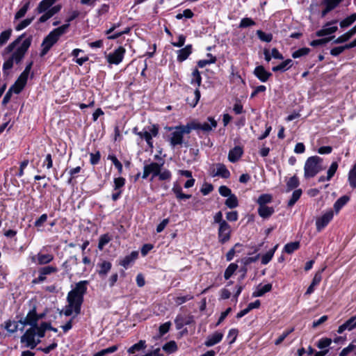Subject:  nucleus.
I'll list each match as a JSON object with an SVG mask.
<instances>
[{
	"mask_svg": "<svg viewBox=\"0 0 356 356\" xmlns=\"http://www.w3.org/2000/svg\"><path fill=\"white\" fill-rule=\"evenodd\" d=\"M89 282L83 280L77 282L75 287L67 294V305L63 310V314L66 316H71L73 313L78 315L81 312V305L83 302V296L87 291V286Z\"/></svg>",
	"mask_w": 356,
	"mask_h": 356,
	"instance_id": "obj_1",
	"label": "nucleus"
},
{
	"mask_svg": "<svg viewBox=\"0 0 356 356\" xmlns=\"http://www.w3.org/2000/svg\"><path fill=\"white\" fill-rule=\"evenodd\" d=\"M31 36L25 38L13 53L11 56L5 60L3 65V72L4 74L7 73V71L13 67L14 63L18 64L21 62L26 52L31 46Z\"/></svg>",
	"mask_w": 356,
	"mask_h": 356,
	"instance_id": "obj_2",
	"label": "nucleus"
},
{
	"mask_svg": "<svg viewBox=\"0 0 356 356\" xmlns=\"http://www.w3.org/2000/svg\"><path fill=\"white\" fill-rule=\"evenodd\" d=\"M69 28L68 24H65L51 31L43 40L40 56H44L55 44L60 37L63 35Z\"/></svg>",
	"mask_w": 356,
	"mask_h": 356,
	"instance_id": "obj_3",
	"label": "nucleus"
},
{
	"mask_svg": "<svg viewBox=\"0 0 356 356\" xmlns=\"http://www.w3.org/2000/svg\"><path fill=\"white\" fill-rule=\"evenodd\" d=\"M56 1L57 0H42L39 3L36 10L38 13H43L38 19L40 23L47 22L60 10V5L52 6Z\"/></svg>",
	"mask_w": 356,
	"mask_h": 356,
	"instance_id": "obj_4",
	"label": "nucleus"
},
{
	"mask_svg": "<svg viewBox=\"0 0 356 356\" xmlns=\"http://www.w3.org/2000/svg\"><path fill=\"white\" fill-rule=\"evenodd\" d=\"M323 159L318 156L309 157L304 167V176L306 179L314 177L320 172L323 168L322 167Z\"/></svg>",
	"mask_w": 356,
	"mask_h": 356,
	"instance_id": "obj_5",
	"label": "nucleus"
},
{
	"mask_svg": "<svg viewBox=\"0 0 356 356\" xmlns=\"http://www.w3.org/2000/svg\"><path fill=\"white\" fill-rule=\"evenodd\" d=\"M36 332L35 328L29 327L26 330L24 334L20 338V342L24 344V347L30 348L31 349L35 348L38 343H40V339H35Z\"/></svg>",
	"mask_w": 356,
	"mask_h": 356,
	"instance_id": "obj_6",
	"label": "nucleus"
},
{
	"mask_svg": "<svg viewBox=\"0 0 356 356\" xmlns=\"http://www.w3.org/2000/svg\"><path fill=\"white\" fill-rule=\"evenodd\" d=\"M19 323L22 325V327L19 330H24L25 326H30V327L35 328V326L38 325L36 307H33L26 314L24 318H21Z\"/></svg>",
	"mask_w": 356,
	"mask_h": 356,
	"instance_id": "obj_7",
	"label": "nucleus"
},
{
	"mask_svg": "<svg viewBox=\"0 0 356 356\" xmlns=\"http://www.w3.org/2000/svg\"><path fill=\"white\" fill-rule=\"evenodd\" d=\"M125 52V49L120 46L106 56V60L109 64L119 65L122 61Z\"/></svg>",
	"mask_w": 356,
	"mask_h": 356,
	"instance_id": "obj_8",
	"label": "nucleus"
},
{
	"mask_svg": "<svg viewBox=\"0 0 356 356\" xmlns=\"http://www.w3.org/2000/svg\"><path fill=\"white\" fill-rule=\"evenodd\" d=\"M162 166L163 163L159 164L156 162L145 164L142 178L147 179L149 175H152V179H153L159 174V170H161Z\"/></svg>",
	"mask_w": 356,
	"mask_h": 356,
	"instance_id": "obj_9",
	"label": "nucleus"
},
{
	"mask_svg": "<svg viewBox=\"0 0 356 356\" xmlns=\"http://www.w3.org/2000/svg\"><path fill=\"white\" fill-rule=\"evenodd\" d=\"M334 211L330 209L316 220V227L318 232L322 231L333 219Z\"/></svg>",
	"mask_w": 356,
	"mask_h": 356,
	"instance_id": "obj_10",
	"label": "nucleus"
},
{
	"mask_svg": "<svg viewBox=\"0 0 356 356\" xmlns=\"http://www.w3.org/2000/svg\"><path fill=\"white\" fill-rule=\"evenodd\" d=\"M231 234L232 228L231 226L227 222L219 225L218 229V242L222 244L228 242L231 238Z\"/></svg>",
	"mask_w": 356,
	"mask_h": 356,
	"instance_id": "obj_11",
	"label": "nucleus"
},
{
	"mask_svg": "<svg viewBox=\"0 0 356 356\" xmlns=\"http://www.w3.org/2000/svg\"><path fill=\"white\" fill-rule=\"evenodd\" d=\"M337 22L336 20H333L326 23L321 29L316 31V36L323 37L335 33L338 30V26L336 25Z\"/></svg>",
	"mask_w": 356,
	"mask_h": 356,
	"instance_id": "obj_12",
	"label": "nucleus"
},
{
	"mask_svg": "<svg viewBox=\"0 0 356 356\" xmlns=\"http://www.w3.org/2000/svg\"><path fill=\"white\" fill-rule=\"evenodd\" d=\"M169 129L174 130L171 133L170 139H169L171 146L175 147L177 145H181L183 143L184 135L182 134L181 131H179L177 127H175L174 128L170 127Z\"/></svg>",
	"mask_w": 356,
	"mask_h": 356,
	"instance_id": "obj_13",
	"label": "nucleus"
},
{
	"mask_svg": "<svg viewBox=\"0 0 356 356\" xmlns=\"http://www.w3.org/2000/svg\"><path fill=\"white\" fill-rule=\"evenodd\" d=\"M159 134V128L156 125H152L151 128H149V131H145L143 133V137L146 142L147 145L150 149L153 148V140L152 138L156 137Z\"/></svg>",
	"mask_w": 356,
	"mask_h": 356,
	"instance_id": "obj_14",
	"label": "nucleus"
},
{
	"mask_svg": "<svg viewBox=\"0 0 356 356\" xmlns=\"http://www.w3.org/2000/svg\"><path fill=\"white\" fill-rule=\"evenodd\" d=\"M217 127V122L211 117L208 118L207 122L203 123L196 122L197 130L209 132Z\"/></svg>",
	"mask_w": 356,
	"mask_h": 356,
	"instance_id": "obj_15",
	"label": "nucleus"
},
{
	"mask_svg": "<svg viewBox=\"0 0 356 356\" xmlns=\"http://www.w3.org/2000/svg\"><path fill=\"white\" fill-rule=\"evenodd\" d=\"M54 258V255L51 254L39 252L32 258V260L39 265H45L51 262Z\"/></svg>",
	"mask_w": 356,
	"mask_h": 356,
	"instance_id": "obj_16",
	"label": "nucleus"
},
{
	"mask_svg": "<svg viewBox=\"0 0 356 356\" xmlns=\"http://www.w3.org/2000/svg\"><path fill=\"white\" fill-rule=\"evenodd\" d=\"M355 327L356 316H353L338 327L337 332L339 334H341L346 330L351 331Z\"/></svg>",
	"mask_w": 356,
	"mask_h": 356,
	"instance_id": "obj_17",
	"label": "nucleus"
},
{
	"mask_svg": "<svg viewBox=\"0 0 356 356\" xmlns=\"http://www.w3.org/2000/svg\"><path fill=\"white\" fill-rule=\"evenodd\" d=\"M254 74L261 81L266 82L272 76V74L266 71L264 66L259 65L255 67Z\"/></svg>",
	"mask_w": 356,
	"mask_h": 356,
	"instance_id": "obj_18",
	"label": "nucleus"
},
{
	"mask_svg": "<svg viewBox=\"0 0 356 356\" xmlns=\"http://www.w3.org/2000/svg\"><path fill=\"white\" fill-rule=\"evenodd\" d=\"M223 334L222 332H216L207 337L204 341V345L207 347L213 346L222 341Z\"/></svg>",
	"mask_w": 356,
	"mask_h": 356,
	"instance_id": "obj_19",
	"label": "nucleus"
},
{
	"mask_svg": "<svg viewBox=\"0 0 356 356\" xmlns=\"http://www.w3.org/2000/svg\"><path fill=\"white\" fill-rule=\"evenodd\" d=\"M243 154V150L241 147L236 146L230 149L228 154V159L232 163L238 161Z\"/></svg>",
	"mask_w": 356,
	"mask_h": 356,
	"instance_id": "obj_20",
	"label": "nucleus"
},
{
	"mask_svg": "<svg viewBox=\"0 0 356 356\" xmlns=\"http://www.w3.org/2000/svg\"><path fill=\"white\" fill-rule=\"evenodd\" d=\"M192 54V45L188 44L184 48L177 51V61L181 63L186 60Z\"/></svg>",
	"mask_w": 356,
	"mask_h": 356,
	"instance_id": "obj_21",
	"label": "nucleus"
},
{
	"mask_svg": "<svg viewBox=\"0 0 356 356\" xmlns=\"http://www.w3.org/2000/svg\"><path fill=\"white\" fill-rule=\"evenodd\" d=\"M343 0H324L323 3L325 6L322 11V16H325L329 12L335 8Z\"/></svg>",
	"mask_w": 356,
	"mask_h": 356,
	"instance_id": "obj_22",
	"label": "nucleus"
},
{
	"mask_svg": "<svg viewBox=\"0 0 356 356\" xmlns=\"http://www.w3.org/2000/svg\"><path fill=\"white\" fill-rule=\"evenodd\" d=\"M112 264L111 262L107 261H103L97 264L99 270H97L98 274L101 277H105L111 268Z\"/></svg>",
	"mask_w": 356,
	"mask_h": 356,
	"instance_id": "obj_23",
	"label": "nucleus"
},
{
	"mask_svg": "<svg viewBox=\"0 0 356 356\" xmlns=\"http://www.w3.org/2000/svg\"><path fill=\"white\" fill-rule=\"evenodd\" d=\"M138 256V252L137 251H133L130 254L127 255L120 261V265L122 266L124 268H127L131 263L134 261Z\"/></svg>",
	"mask_w": 356,
	"mask_h": 356,
	"instance_id": "obj_24",
	"label": "nucleus"
},
{
	"mask_svg": "<svg viewBox=\"0 0 356 356\" xmlns=\"http://www.w3.org/2000/svg\"><path fill=\"white\" fill-rule=\"evenodd\" d=\"M213 176H218L227 179L229 177L230 172L224 164L217 163L216 172L213 175Z\"/></svg>",
	"mask_w": 356,
	"mask_h": 356,
	"instance_id": "obj_25",
	"label": "nucleus"
},
{
	"mask_svg": "<svg viewBox=\"0 0 356 356\" xmlns=\"http://www.w3.org/2000/svg\"><path fill=\"white\" fill-rule=\"evenodd\" d=\"M275 212V209L272 207L259 206L258 207V213L263 218H268L272 216Z\"/></svg>",
	"mask_w": 356,
	"mask_h": 356,
	"instance_id": "obj_26",
	"label": "nucleus"
},
{
	"mask_svg": "<svg viewBox=\"0 0 356 356\" xmlns=\"http://www.w3.org/2000/svg\"><path fill=\"white\" fill-rule=\"evenodd\" d=\"M172 191L178 200H186L191 197V195L182 193V188L177 182L174 183Z\"/></svg>",
	"mask_w": 356,
	"mask_h": 356,
	"instance_id": "obj_27",
	"label": "nucleus"
},
{
	"mask_svg": "<svg viewBox=\"0 0 356 356\" xmlns=\"http://www.w3.org/2000/svg\"><path fill=\"white\" fill-rule=\"evenodd\" d=\"M272 289V284H267L265 285H259L257 289L253 292L254 297H261L266 293L270 291Z\"/></svg>",
	"mask_w": 356,
	"mask_h": 356,
	"instance_id": "obj_28",
	"label": "nucleus"
},
{
	"mask_svg": "<svg viewBox=\"0 0 356 356\" xmlns=\"http://www.w3.org/2000/svg\"><path fill=\"white\" fill-rule=\"evenodd\" d=\"M146 341L145 340H140L138 343L131 346L128 350L127 353L129 355L134 354L135 353L146 348Z\"/></svg>",
	"mask_w": 356,
	"mask_h": 356,
	"instance_id": "obj_29",
	"label": "nucleus"
},
{
	"mask_svg": "<svg viewBox=\"0 0 356 356\" xmlns=\"http://www.w3.org/2000/svg\"><path fill=\"white\" fill-rule=\"evenodd\" d=\"M291 63H292L291 59H287V60L283 61L282 63H281L280 65L273 67L272 68V70L275 72H278V71L285 72L286 70H287L288 69H289L291 67Z\"/></svg>",
	"mask_w": 356,
	"mask_h": 356,
	"instance_id": "obj_30",
	"label": "nucleus"
},
{
	"mask_svg": "<svg viewBox=\"0 0 356 356\" xmlns=\"http://www.w3.org/2000/svg\"><path fill=\"white\" fill-rule=\"evenodd\" d=\"M300 184L299 179L296 175L289 179L286 181V192H289L296 188Z\"/></svg>",
	"mask_w": 356,
	"mask_h": 356,
	"instance_id": "obj_31",
	"label": "nucleus"
},
{
	"mask_svg": "<svg viewBox=\"0 0 356 356\" xmlns=\"http://www.w3.org/2000/svg\"><path fill=\"white\" fill-rule=\"evenodd\" d=\"M356 21V13L348 16L340 22V26L342 29L347 28Z\"/></svg>",
	"mask_w": 356,
	"mask_h": 356,
	"instance_id": "obj_32",
	"label": "nucleus"
},
{
	"mask_svg": "<svg viewBox=\"0 0 356 356\" xmlns=\"http://www.w3.org/2000/svg\"><path fill=\"white\" fill-rule=\"evenodd\" d=\"M183 135L188 134L192 130H197L196 122L188 123L186 125H181L177 127Z\"/></svg>",
	"mask_w": 356,
	"mask_h": 356,
	"instance_id": "obj_33",
	"label": "nucleus"
},
{
	"mask_svg": "<svg viewBox=\"0 0 356 356\" xmlns=\"http://www.w3.org/2000/svg\"><path fill=\"white\" fill-rule=\"evenodd\" d=\"M349 197L346 195H343L339 197L334 204V209L336 213H338L340 209L346 204L348 202Z\"/></svg>",
	"mask_w": 356,
	"mask_h": 356,
	"instance_id": "obj_34",
	"label": "nucleus"
},
{
	"mask_svg": "<svg viewBox=\"0 0 356 356\" xmlns=\"http://www.w3.org/2000/svg\"><path fill=\"white\" fill-rule=\"evenodd\" d=\"M277 247H278V245H276L273 248L268 250L266 253H265L262 256L261 260L262 264L266 265L267 264H268L270 262V261L272 259Z\"/></svg>",
	"mask_w": 356,
	"mask_h": 356,
	"instance_id": "obj_35",
	"label": "nucleus"
},
{
	"mask_svg": "<svg viewBox=\"0 0 356 356\" xmlns=\"http://www.w3.org/2000/svg\"><path fill=\"white\" fill-rule=\"evenodd\" d=\"M19 321L8 320L5 322L4 328L10 333H15L18 330Z\"/></svg>",
	"mask_w": 356,
	"mask_h": 356,
	"instance_id": "obj_36",
	"label": "nucleus"
},
{
	"mask_svg": "<svg viewBox=\"0 0 356 356\" xmlns=\"http://www.w3.org/2000/svg\"><path fill=\"white\" fill-rule=\"evenodd\" d=\"M162 348L168 354H171L177 350V345L175 341H170L165 343Z\"/></svg>",
	"mask_w": 356,
	"mask_h": 356,
	"instance_id": "obj_37",
	"label": "nucleus"
},
{
	"mask_svg": "<svg viewBox=\"0 0 356 356\" xmlns=\"http://www.w3.org/2000/svg\"><path fill=\"white\" fill-rule=\"evenodd\" d=\"M300 248V242L295 241L286 243L284 247V251L287 254H292Z\"/></svg>",
	"mask_w": 356,
	"mask_h": 356,
	"instance_id": "obj_38",
	"label": "nucleus"
},
{
	"mask_svg": "<svg viewBox=\"0 0 356 356\" xmlns=\"http://www.w3.org/2000/svg\"><path fill=\"white\" fill-rule=\"evenodd\" d=\"M30 3H31L30 1L28 0L23 5V6L15 13V20L22 18L26 15V12L29 9Z\"/></svg>",
	"mask_w": 356,
	"mask_h": 356,
	"instance_id": "obj_39",
	"label": "nucleus"
},
{
	"mask_svg": "<svg viewBox=\"0 0 356 356\" xmlns=\"http://www.w3.org/2000/svg\"><path fill=\"white\" fill-rule=\"evenodd\" d=\"M225 204L228 208L234 209L238 207V201L236 196L234 194H232L231 195L227 197V199L225 200Z\"/></svg>",
	"mask_w": 356,
	"mask_h": 356,
	"instance_id": "obj_40",
	"label": "nucleus"
},
{
	"mask_svg": "<svg viewBox=\"0 0 356 356\" xmlns=\"http://www.w3.org/2000/svg\"><path fill=\"white\" fill-rule=\"evenodd\" d=\"M302 191L301 189H296L295 190L291 195V197L288 202V206L289 207H293L296 202L300 199V196L302 195Z\"/></svg>",
	"mask_w": 356,
	"mask_h": 356,
	"instance_id": "obj_41",
	"label": "nucleus"
},
{
	"mask_svg": "<svg viewBox=\"0 0 356 356\" xmlns=\"http://www.w3.org/2000/svg\"><path fill=\"white\" fill-rule=\"evenodd\" d=\"M26 84L25 82L17 79L15 83L10 87V90H13L15 94H19L24 89Z\"/></svg>",
	"mask_w": 356,
	"mask_h": 356,
	"instance_id": "obj_42",
	"label": "nucleus"
},
{
	"mask_svg": "<svg viewBox=\"0 0 356 356\" xmlns=\"http://www.w3.org/2000/svg\"><path fill=\"white\" fill-rule=\"evenodd\" d=\"M58 268L53 266H46L44 267L40 268L38 270V273H41L42 275H44L45 277L48 275H51L53 273H56L58 272Z\"/></svg>",
	"mask_w": 356,
	"mask_h": 356,
	"instance_id": "obj_43",
	"label": "nucleus"
},
{
	"mask_svg": "<svg viewBox=\"0 0 356 356\" xmlns=\"http://www.w3.org/2000/svg\"><path fill=\"white\" fill-rule=\"evenodd\" d=\"M32 66H33V62L31 61L27 64L24 70L22 72V74L18 77V79H19L26 83L29 75L30 72L32 68Z\"/></svg>",
	"mask_w": 356,
	"mask_h": 356,
	"instance_id": "obj_44",
	"label": "nucleus"
},
{
	"mask_svg": "<svg viewBox=\"0 0 356 356\" xmlns=\"http://www.w3.org/2000/svg\"><path fill=\"white\" fill-rule=\"evenodd\" d=\"M32 66H33V62L31 61L27 64L24 70L22 72V74L18 77V79H19L26 83L29 75L30 72L32 68Z\"/></svg>",
	"mask_w": 356,
	"mask_h": 356,
	"instance_id": "obj_45",
	"label": "nucleus"
},
{
	"mask_svg": "<svg viewBox=\"0 0 356 356\" xmlns=\"http://www.w3.org/2000/svg\"><path fill=\"white\" fill-rule=\"evenodd\" d=\"M348 181L353 188H356V163L348 173Z\"/></svg>",
	"mask_w": 356,
	"mask_h": 356,
	"instance_id": "obj_46",
	"label": "nucleus"
},
{
	"mask_svg": "<svg viewBox=\"0 0 356 356\" xmlns=\"http://www.w3.org/2000/svg\"><path fill=\"white\" fill-rule=\"evenodd\" d=\"M273 200L272 195L270 194H262L261 195L257 201V204L259 206H265L268 203L271 202Z\"/></svg>",
	"mask_w": 356,
	"mask_h": 356,
	"instance_id": "obj_47",
	"label": "nucleus"
},
{
	"mask_svg": "<svg viewBox=\"0 0 356 356\" xmlns=\"http://www.w3.org/2000/svg\"><path fill=\"white\" fill-rule=\"evenodd\" d=\"M202 83V76L197 69H195L192 72V79L191 81V84H196L200 86Z\"/></svg>",
	"mask_w": 356,
	"mask_h": 356,
	"instance_id": "obj_48",
	"label": "nucleus"
},
{
	"mask_svg": "<svg viewBox=\"0 0 356 356\" xmlns=\"http://www.w3.org/2000/svg\"><path fill=\"white\" fill-rule=\"evenodd\" d=\"M332 343V339L330 338H321L318 340V341L316 343V346L321 349L322 350H324L323 349L327 348L330 346Z\"/></svg>",
	"mask_w": 356,
	"mask_h": 356,
	"instance_id": "obj_49",
	"label": "nucleus"
},
{
	"mask_svg": "<svg viewBox=\"0 0 356 356\" xmlns=\"http://www.w3.org/2000/svg\"><path fill=\"white\" fill-rule=\"evenodd\" d=\"M238 268L237 264H230L228 267L226 268L225 273H224V277L225 280H228L231 277V276L234 273V272Z\"/></svg>",
	"mask_w": 356,
	"mask_h": 356,
	"instance_id": "obj_50",
	"label": "nucleus"
},
{
	"mask_svg": "<svg viewBox=\"0 0 356 356\" xmlns=\"http://www.w3.org/2000/svg\"><path fill=\"white\" fill-rule=\"evenodd\" d=\"M46 326V322H42L40 325H37L35 326L36 336H38L39 338L44 337L47 327Z\"/></svg>",
	"mask_w": 356,
	"mask_h": 356,
	"instance_id": "obj_51",
	"label": "nucleus"
},
{
	"mask_svg": "<svg viewBox=\"0 0 356 356\" xmlns=\"http://www.w3.org/2000/svg\"><path fill=\"white\" fill-rule=\"evenodd\" d=\"M12 34V30L8 29L1 33L0 34V46L5 44Z\"/></svg>",
	"mask_w": 356,
	"mask_h": 356,
	"instance_id": "obj_52",
	"label": "nucleus"
},
{
	"mask_svg": "<svg viewBox=\"0 0 356 356\" xmlns=\"http://www.w3.org/2000/svg\"><path fill=\"white\" fill-rule=\"evenodd\" d=\"M310 52V49L308 47H302L300 48L292 54V57L293 58H298L307 55Z\"/></svg>",
	"mask_w": 356,
	"mask_h": 356,
	"instance_id": "obj_53",
	"label": "nucleus"
},
{
	"mask_svg": "<svg viewBox=\"0 0 356 356\" xmlns=\"http://www.w3.org/2000/svg\"><path fill=\"white\" fill-rule=\"evenodd\" d=\"M24 36V34L19 36L15 41L11 42L4 50L5 53H10L12 52L14 49L17 47V45L19 44V43L21 42L22 38Z\"/></svg>",
	"mask_w": 356,
	"mask_h": 356,
	"instance_id": "obj_54",
	"label": "nucleus"
},
{
	"mask_svg": "<svg viewBox=\"0 0 356 356\" xmlns=\"http://www.w3.org/2000/svg\"><path fill=\"white\" fill-rule=\"evenodd\" d=\"M257 35L258 38L264 42H270L273 40V35L270 33H266L262 31H257Z\"/></svg>",
	"mask_w": 356,
	"mask_h": 356,
	"instance_id": "obj_55",
	"label": "nucleus"
},
{
	"mask_svg": "<svg viewBox=\"0 0 356 356\" xmlns=\"http://www.w3.org/2000/svg\"><path fill=\"white\" fill-rule=\"evenodd\" d=\"M125 184V179L123 177H117L114 179V185L113 190L114 191H122V188Z\"/></svg>",
	"mask_w": 356,
	"mask_h": 356,
	"instance_id": "obj_56",
	"label": "nucleus"
},
{
	"mask_svg": "<svg viewBox=\"0 0 356 356\" xmlns=\"http://www.w3.org/2000/svg\"><path fill=\"white\" fill-rule=\"evenodd\" d=\"M108 159L111 160L115 167L118 169L119 174L122 172V164L119 161L117 157L115 155H108Z\"/></svg>",
	"mask_w": 356,
	"mask_h": 356,
	"instance_id": "obj_57",
	"label": "nucleus"
},
{
	"mask_svg": "<svg viewBox=\"0 0 356 356\" xmlns=\"http://www.w3.org/2000/svg\"><path fill=\"white\" fill-rule=\"evenodd\" d=\"M193 298V296L191 294H187L186 296H179L175 298V302L177 305H180L188 300H191Z\"/></svg>",
	"mask_w": 356,
	"mask_h": 356,
	"instance_id": "obj_58",
	"label": "nucleus"
},
{
	"mask_svg": "<svg viewBox=\"0 0 356 356\" xmlns=\"http://www.w3.org/2000/svg\"><path fill=\"white\" fill-rule=\"evenodd\" d=\"M338 168V164L337 162L332 163L331 165L330 166L328 170H327V175L326 177L327 181H329L332 179V177L334 175L337 170Z\"/></svg>",
	"mask_w": 356,
	"mask_h": 356,
	"instance_id": "obj_59",
	"label": "nucleus"
},
{
	"mask_svg": "<svg viewBox=\"0 0 356 356\" xmlns=\"http://www.w3.org/2000/svg\"><path fill=\"white\" fill-rule=\"evenodd\" d=\"M34 19V17H32L31 18H27L24 20H22L19 24L16 26L15 29L16 31H21L26 27H27Z\"/></svg>",
	"mask_w": 356,
	"mask_h": 356,
	"instance_id": "obj_60",
	"label": "nucleus"
},
{
	"mask_svg": "<svg viewBox=\"0 0 356 356\" xmlns=\"http://www.w3.org/2000/svg\"><path fill=\"white\" fill-rule=\"evenodd\" d=\"M254 25H255L254 21H253L251 18L245 17L241 20L239 28L244 29Z\"/></svg>",
	"mask_w": 356,
	"mask_h": 356,
	"instance_id": "obj_61",
	"label": "nucleus"
},
{
	"mask_svg": "<svg viewBox=\"0 0 356 356\" xmlns=\"http://www.w3.org/2000/svg\"><path fill=\"white\" fill-rule=\"evenodd\" d=\"M47 215L44 213L41 215L34 222V226L40 231V228L43 226L44 223L47 220Z\"/></svg>",
	"mask_w": 356,
	"mask_h": 356,
	"instance_id": "obj_62",
	"label": "nucleus"
},
{
	"mask_svg": "<svg viewBox=\"0 0 356 356\" xmlns=\"http://www.w3.org/2000/svg\"><path fill=\"white\" fill-rule=\"evenodd\" d=\"M159 177V179L161 181L164 180H170L172 177V174L170 170H163L161 171V170H159V174L157 175Z\"/></svg>",
	"mask_w": 356,
	"mask_h": 356,
	"instance_id": "obj_63",
	"label": "nucleus"
},
{
	"mask_svg": "<svg viewBox=\"0 0 356 356\" xmlns=\"http://www.w3.org/2000/svg\"><path fill=\"white\" fill-rule=\"evenodd\" d=\"M101 154L99 151H97L95 153L90 154V162L93 165L97 164L99 162Z\"/></svg>",
	"mask_w": 356,
	"mask_h": 356,
	"instance_id": "obj_64",
	"label": "nucleus"
}]
</instances>
